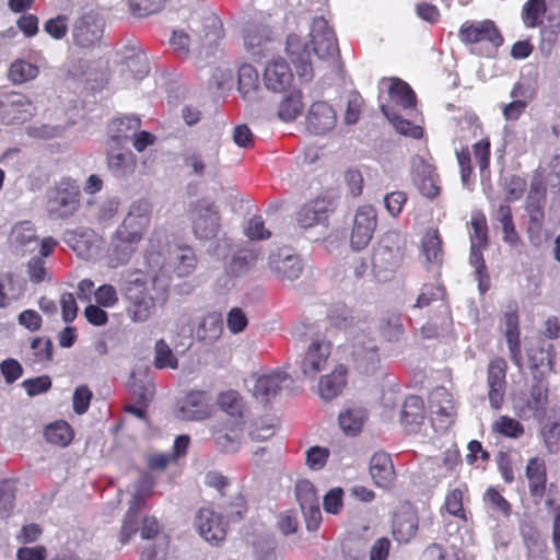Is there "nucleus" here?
I'll return each mask as SVG.
<instances>
[{
  "label": "nucleus",
  "mask_w": 560,
  "mask_h": 560,
  "mask_svg": "<svg viewBox=\"0 0 560 560\" xmlns=\"http://www.w3.org/2000/svg\"><path fill=\"white\" fill-rule=\"evenodd\" d=\"M285 50L298 75L306 80L313 77V56L328 67L334 69L339 67L340 50L337 36L323 16L312 21L308 43L296 34H289Z\"/></svg>",
  "instance_id": "obj_1"
},
{
  "label": "nucleus",
  "mask_w": 560,
  "mask_h": 560,
  "mask_svg": "<svg viewBox=\"0 0 560 560\" xmlns=\"http://www.w3.org/2000/svg\"><path fill=\"white\" fill-rule=\"evenodd\" d=\"M223 34V26L218 16H191L187 31L175 30L173 32L170 45L174 54L180 59H186L189 56L191 45H196L200 56L203 55L205 58H208L213 55L217 59V54L221 55L217 45Z\"/></svg>",
  "instance_id": "obj_2"
},
{
  "label": "nucleus",
  "mask_w": 560,
  "mask_h": 560,
  "mask_svg": "<svg viewBox=\"0 0 560 560\" xmlns=\"http://www.w3.org/2000/svg\"><path fill=\"white\" fill-rule=\"evenodd\" d=\"M80 188L75 180L60 179L47 192L48 213L54 219H67L73 215L80 207Z\"/></svg>",
  "instance_id": "obj_3"
},
{
  "label": "nucleus",
  "mask_w": 560,
  "mask_h": 560,
  "mask_svg": "<svg viewBox=\"0 0 560 560\" xmlns=\"http://www.w3.org/2000/svg\"><path fill=\"white\" fill-rule=\"evenodd\" d=\"M122 293L128 302V317L135 323L148 320L155 308V300L148 292L147 280L141 277L128 280Z\"/></svg>",
  "instance_id": "obj_4"
},
{
  "label": "nucleus",
  "mask_w": 560,
  "mask_h": 560,
  "mask_svg": "<svg viewBox=\"0 0 560 560\" xmlns=\"http://www.w3.org/2000/svg\"><path fill=\"white\" fill-rule=\"evenodd\" d=\"M458 38L464 45L487 44L493 51L502 46L504 37L492 20L466 21L458 30Z\"/></svg>",
  "instance_id": "obj_5"
},
{
  "label": "nucleus",
  "mask_w": 560,
  "mask_h": 560,
  "mask_svg": "<svg viewBox=\"0 0 560 560\" xmlns=\"http://www.w3.org/2000/svg\"><path fill=\"white\" fill-rule=\"evenodd\" d=\"M545 205L546 189L539 185H532L527 195L525 211L529 218L527 229L528 240L534 247H540L542 244Z\"/></svg>",
  "instance_id": "obj_6"
},
{
  "label": "nucleus",
  "mask_w": 560,
  "mask_h": 560,
  "mask_svg": "<svg viewBox=\"0 0 560 560\" xmlns=\"http://www.w3.org/2000/svg\"><path fill=\"white\" fill-rule=\"evenodd\" d=\"M220 229V215L213 201L198 200L192 209V230L199 240L214 238Z\"/></svg>",
  "instance_id": "obj_7"
},
{
  "label": "nucleus",
  "mask_w": 560,
  "mask_h": 560,
  "mask_svg": "<svg viewBox=\"0 0 560 560\" xmlns=\"http://www.w3.org/2000/svg\"><path fill=\"white\" fill-rule=\"evenodd\" d=\"M527 366L534 381L547 380L555 374L557 364V351L552 343L545 346L542 342L526 348Z\"/></svg>",
  "instance_id": "obj_8"
},
{
  "label": "nucleus",
  "mask_w": 560,
  "mask_h": 560,
  "mask_svg": "<svg viewBox=\"0 0 560 560\" xmlns=\"http://www.w3.org/2000/svg\"><path fill=\"white\" fill-rule=\"evenodd\" d=\"M295 497L302 510L306 528L315 532L322 524L319 498L314 485L308 480H299L295 485Z\"/></svg>",
  "instance_id": "obj_9"
},
{
  "label": "nucleus",
  "mask_w": 560,
  "mask_h": 560,
  "mask_svg": "<svg viewBox=\"0 0 560 560\" xmlns=\"http://www.w3.org/2000/svg\"><path fill=\"white\" fill-rule=\"evenodd\" d=\"M151 223L150 203L143 200L132 203L121 224L117 228L125 235L140 243Z\"/></svg>",
  "instance_id": "obj_10"
},
{
  "label": "nucleus",
  "mask_w": 560,
  "mask_h": 560,
  "mask_svg": "<svg viewBox=\"0 0 560 560\" xmlns=\"http://www.w3.org/2000/svg\"><path fill=\"white\" fill-rule=\"evenodd\" d=\"M104 24L94 12H88L78 18L72 27L73 43L81 48L96 45L103 37Z\"/></svg>",
  "instance_id": "obj_11"
},
{
  "label": "nucleus",
  "mask_w": 560,
  "mask_h": 560,
  "mask_svg": "<svg viewBox=\"0 0 560 560\" xmlns=\"http://www.w3.org/2000/svg\"><path fill=\"white\" fill-rule=\"evenodd\" d=\"M350 357L354 368L363 373L375 371L380 363L377 346L373 339L364 334L353 337Z\"/></svg>",
  "instance_id": "obj_12"
},
{
  "label": "nucleus",
  "mask_w": 560,
  "mask_h": 560,
  "mask_svg": "<svg viewBox=\"0 0 560 560\" xmlns=\"http://www.w3.org/2000/svg\"><path fill=\"white\" fill-rule=\"evenodd\" d=\"M508 363L501 357L490 360L487 369L488 398L490 406L498 410L502 407L506 390Z\"/></svg>",
  "instance_id": "obj_13"
},
{
  "label": "nucleus",
  "mask_w": 560,
  "mask_h": 560,
  "mask_svg": "<svg viewBox=\"0 0 560 560\" xmlns=\"http://www.w3.org/2000/svg\"><path fill=\"white\" fill-rule=\"evenodd\" d=\"M376 224V210L372 206L359 207L354 215L353 228L350 235L351 246L357 250L366 247L372 240Z\"/></svg>",
  "instance_id": "obj_14"
},
{
  "label": "nucleus",
  "mask_w": 560,
  "mask_h": 560,
  "mask_svg": "<svg viewBox=\"0 0 560 560\" xmlns=\"http://www.w3.org/2000/svg\"><path fill=\"white\" fill-rule=\"evenodd\" d=\"M195 524L200 536L213 545L222 542L226 537L228 522L212 509L201 508L196 515Z\"/></svg>",
  "instance_id": "obj_15"
},
{
  "label": "nucleus",
  "mask_w": 560,
  "mask_h": 560,
  "mask_svg": "<svg viewBox=\"0 0 560 560\" xmlns=\"http://www.w3.org/2000/svg\"><path fill=\"white\" fill-rule=\"evenodd\" d=\"M212 413V406L209 402L206 392H189L182 406L175 411L177 419L183 421H201L208 419Z\"/></svg>",
  "instance_id": "obj_16"
},
{
  "label": "nucleus",
  "mask_w": 560,
  "mask_h": 560,
  "mask_svg": "<svg viewBox=\"0 0 560 560\" xmlns=\"http://www.w3.org/2000/svg\"><path fill=\"white\" fill-rule=\"evenodd\" d=\"M269 268L281 282H292L303 272V264L299 256L279 250L269 256Z\"/></svg>",
  "instance_id": "obj_17"
},
{
  "label": "nucleus",
  "mask_w": 560,
  "mask_h": 560,
  "mask_svg": "<svg viewBox=\"0 0 560 560\" xmlns=\"http://www.w3.org/2000/svg\"><path fill=\"white\" fill-rule=\"evenodd\" d=\"M528 492L535 504H539L547 491V465L541 457H532L525 467Z\"/></svg>",
  "instance_id": "obj_18"
},
{
  "label": "nucleus",
  "mask_w": 560,
  "mask_h": 560,
  "mask_svg": "<svg viewBox=\"0 0 560 560\" xmlns=\"http://www.w3.org/2000/svg\"><path fill=\"white\" fill-rule=\"evenodd\" d=\"M337 122L336 112L327 102L318 101L311 105L306 117V127L314 135H325Z\"/></svg>",
  "instance_id": "obj_19"
},
{
  "label": "nucleus",
  "mask_w": 560,
  "mask_h": 560,
  "mask_svg": "<svg viewBox=\"0 0 560 560\" xmlns=\"http://www.w3.org/2000/svg\"><path fill=\"white\" fill-rule=\"evenodd\" d=\"M504 337L510 352V359L520 370L523 368L521 338H520V319L517 306L514 304L504 313Z\"/></svg>",
  "instance_id": "obj_20"
},
{
  "label": "nucleus",
  "mask_w": 560,
  "mask_h": 560,
  "mask_svg": "<svg viewBox=\"0 0 560 560\" xmlns=\"http://www.w3.org/2000/svg\"><path fill=\"white\" fill-rule=\"evenodd\" d=\"M369 471L375 486L389 489L394 486L396 472L390 455L380 451L372 455Z\"/></svg>",
  "instance_id": "obj_21"
},
{
  "label": "nucleus",
  "mask_w": 560,
  "mask_h": 560,
  "mask_svg": "<svg viewBox=\"0 0 560 560\" xmlns=\"http://www.w3.org/2000/svg\"><path fill=\"white\" fill-rule=\"evenodd\" d=\"M262 79L268 90L280 93L291 86L293 73L284 59H276L266 66Z\"/></svg>",
  "instance_id": "obj_22"
},
{
  "label": "nucleus",
  "mask_w": 560,
  "mask_h": 560,
  "mask_svg": "<svg viewBox=\"0 0 560 560\" xmlns=\"http://www.w3.org/2000/svg\"><path fill=\"white\" fill-rule=\"evenodd\" d=\"M413 182L419 192L428 199H434L441 192L436 168L423 159H419L415 166Z\"/></svg>",
  "instance_id": "obj_23"
},
{
  "label": "nucleus",
  "mask_w": 560,
  "mask_h": 560,
  "mask_svg": "<svg viewBox=\"0 0 560 560\" xmlns=\"http://www.w3.org/2000/svg\"><path fill=\"white\" fill-rule=\"evenodd\" d=\"M244 424L224 421L212 428V438L219 451L224 453L236 452L241 444Z\"/></svg>",
  "instance_id": "obj_24"
},
{
  "label": "nucleus",
  "mask_w": 560,
  "mask_h": 560,
  "mask_svg": "<svg viewBox=\"0 0 560 560\" xmlns=\"http://www.w3.org/2000/svg\"><path fill=\"white\" fill-rule=\"evenodd\" d=\"M121 145L106 144L107 167L115 177H126L135 173L137 167L136 155Z\"/></svg>",
  "instance_id": "obj_25"
},
{
  "label": "nucleus",
  "mask_w": 560,
  "mask_h": 560,
  "mask_svg": "<svg viewBox=\"0 0 560 560\" xmlns=\"http://www.w3.org/2000/svg\"><path fill=\"white\" fill-rule=\"evenodd\" d=\"M139 243L115 231L107 248L108 265L118 268L129 262Z\"/></svg>",
  "instance_id": "obj_26"
},
{
  "label": "nucleus",
  "mask_w": 560,
  "mask_h": 560,
  "mask_svg": "<svg viewBox=\"0 0 560 560\" xmlns=\"http://www.w3.org/2000/svg\"><path fill=\"white\" fill-rule=\"evenodd\" d=\"M330 343H323L313 341L301 362V370L304 376L315 377L326 366L327 360L330 355Z\"/></svg>",
  "instance_id": "obj_27"
},
{
  "label": "nucleus",
  "mask_w": 560,
  "mask_h": 560,
  "mask_svg": "<svg viewBox=\"0 0 560 560\" xmlns=\"http://www.w3.org/2000/svg\"><path fill=\"white\" fill-rule=\"evenodd\" d=\"M140 127L141 120L138 117L126 116L113 119L107 127L108 141L106 144L125 147Z\"/></svg>",
  "instance_id": "obj_28"
},
{
  "label": "nucleus",
  "mask_w": 560,
  "mask_h": 560,
  "mask_svg": "<svg viewBox=\"0 0 560 560\" xmlns=\"http://www.w3.org/2000/svg\"><path fill=\"white\" fill-rule=\"evenodd\" d=\"M330 207L331 202L328 199L318 197L301 207L296 221L304 229L312 228L328 219Z\"/></svg>",
  "instance_id": "obj_29"
},
{
  "label": "nucleus",
  "mask_w": 560,
  "mask_h": 560,
  "mask_svg": "<svg viewBox=\"0 0 560 560\" xmlns=\"http://www.w3.org/2000/svg\"><path fill=\"white\" fill-rule=\"evenodd\" d=\"M289 380V374L281 371L261 375L256 380L253 394L262 402H268L282 389L283 384L288 383Z\"/></svg>",
  "instance_id": "obj_30"
},
{
  "label": "nucleus",
  "mask_w": 560,
  "mask_h": 560,
  "mask_svg": "<svg viewBox=\"0 0 560 560\" xmlns=\"http://www.w3.org/2000/svg\"><path fill=\"white\" fill-rule=\"evenodd\" d=\"M419 521L415 512L406 511L396 513L393 520V536L399 544H406L418 532Z\"/></svg>",
  "instance_id": "obj_31"
},
{
  "label": "nucleus",
  "mask_w": 560,
  "mask_h": 560,
  "mask_svg": "<svg viewBox=\"0 0 560 560\" xmlns=\"http://www.w3.org/2000/svg\"><path fill=\"white\" fill-rule=\"evenodd\" d=\"M346 376L347 370L342 365L337 366L330 374L323 376L319 380V396L326 401L336 398L347 384Z\"/></svg>",
  "instance_id": "obj_32"
},
{
  "label": "nucleus",
  "mask_w": 560,
  "mask_h": 560,
  "mask_svg": "<svg viewBox=\"0 0 560 560\" xmlns=\"http://www.w3.org/2000/svg\"><path fill=\"white\" fill-rule=\"evenodd\" d=\"M547 380L534 381L525 399V409L532 412L533 417H541L548 404Z\"/></svg>",
  "instance_id": "obj_33"
},
{
  "label": "nucleus",
  "mask_w": 560,
  "mask_h": 560,
  "mask_svg": "<svg viewBox=\"0 0 560 560\" xmlns=\"http://www.w3.org/2000/svg\"><path fill=\"white\" fill-rule=\"evenodd\" d=\"M219 408L229 417L225 421L244 424V402L236 390L221 393L218 397Z\"/></svg>",
  "instance_id": "obj_34"
},
{
  "label": "nucleus",
  "mask_w": 560,
  "mask_h": 560,
  "mask_svg": "<svg viewBox=\"0 0 560 560\" xmlns=\"http://www.w3.org/2000/svg\"><path fill=\"white\" fill-rule=\"evenodd\" d=\"M425 408L423 399L420 396H408L400 411V422L405 428L419 427L423 423Z\"/></svg>",
  "instance_id": "obj_35"
},
{
  "label": "nucleus",
  "mask_w": 560,
  "mask_h": 560,
  "mask_svg": "<svg viewBox=\"0 0 560 560\" xmlns=\"http://www.w3.org/2000/svg\"><path fill=\"white\" fill-rule=\"evenodd\" d=\"M303 94L300 90L289 91L278 105V117L284 122L294 121L303 112Z\"/></svg>",
  "instance_id": "obj_36"
},
{
  "label": "nucleus",
  "mask_w": 560,
  "mask_h": 560,
  "mask_svg": "<svg viewBox=\"0 0 560 560\" xmlns=\"http://www.w3.org/2000/svg\"><path fill=\"white\" fill-rule=\"evenodd\" d=\"M467 494H468V487L465 483H463L458 488L448 489L445 494L444 504H443V508L446 510V512L450 515H452L465 523H467L469 521L468 513L466 512V510L464 508V500Z\"/></svg>",
  "instance_id": "obj_37"
},
{
  "label": "nucleus",
  "mask_w": 560,
  "mask_h": 560,
  "mask_svg": "<svg viewBox=\"0 0 560 560\" xmlns=\"http://www.w3.org/2000/svg\"><path fill=\"white\" fill-rule=\"evenodd\" d=\"M390 100L404 109H411L416 106L417 97L410 85L399 78H390L388 86Z\"/></svg>",
  "instance_id": "obj_38"
},
{
  "label": "nucleus",
  "mask_w": 560,
  "mask_h": 560,
  "mask_svg": "<svg viewBox=\"0 0 560 560\" xmlns=\"http://www.w3.org/2000/svg\"><path fill=\"white\" fill-rule=\"evenodd\" d=\"M366 410L363 408H349L339 415V425L347 435H357L362 431L366 420Z\"/></svg>",
  "instance_id": "obj_39"
},
{
  "label": "nucleus",
  "mask_w": 560,
  "mask_h": 560,
  "mask_svg": "<svg viewBox=\"0 0 560 560\" xmlns=\"http://www.w3.org/2000/svg\"><path fill=\"white\" fill-rule=\"evenodd\" d=\"M223 331V323L218 314H208L197 327V338L208 345L217 341Z\"/></svg>",
  "instance_id": "obj_40"
},
{
  "label": "nucleus",
  "mask_w": 560,
  "mask_h": 560,
  "mask_svg": "<svg viewBox=\"0 0 560 560\" xmlns=\"http://www.w3.org/2000/svg\"><path fill=\"white\" fill-rule=\"evenodd\" d=\"M271 40V30L267 25L250 24L244 31V44L253 54H260V49Z\"/></svg>",
  "instance_id": "obj_41"
},
{
  "label": "nucleus",
  "mask_w": 560,
  "mask_h": 560,
  "mask_svg": "<svg viewBox=\"0 0 560 560\" xmlns=\"http://www.w3.org/2000/svg\"><path fill=\"white\" fill-rule=\"evenodd\" d=\"M380 109L382 114L393 124V126L399 133L411 137L413 139H420L422 137L423 130L421 127L416 126L409 120L401 118L389 106L382 104L380 106Z\"/></svg>",
  "instance_id": "obj_42"
},
{
  "label": "nucleus",
  "mask_w": 560,
  "mask_h": 560,
  "mask_svg": "<svg viewBox=\"0 0 560 560\" xmlns=\"http://www.w3.org/2000/svg\"><path fill=\"white\" fill-rule=\"evenodd\" d=\"M39 73L37 66L27 62L24 59L13 61L8 70V79L13 84H23L34 80Z\"/></svg>",
  "instance_id": "obj_43"
},
{
  "label": "nucleus",
  "mask_w": 560,
  "mask_h": 560,
  "mask_svg": "<svg viewBox=\"0 0 560 560\" xmlns=\"http://www.w3.org/2000/svg\"><path fill=\"white\" fill-rule=\"evenodd\" d=\"M44 435L47 442L51 444L67 446L73 439V431L68 422L60 420L48 424L45 428Z\"/></svg>",
  "instance_id": "obj_44"
},
{
  "label": "nucleus",
  "mask_w": 560,
  "mask_h": 560,
  "mask_svg": "<svg viewBox=\"0 0 560 560\" xmlns=\"http://www.w3.org/2000/svg\"><path fill=\"white\" fill-rule=\"evenodd\" d=\"M422 250L428 261L441 262L443 257V242L438 229L427 231L422 240Z\"/></svg>",
  "instance_id": "obj_45"
},
{
  "label": "nucleus",
  "mask_w": 560,
  "mask_h": 560,
  "mask_svg": "<svg viewBox=\"0 0 560 560\" xmlns=\"http://www.w3.org/2000/svg\"><path fill=\"white\" fill-rule=\"evenodd\" d=\"M547 7L545 0H527L522 9L524 24L534 28L542 24Z\"/></svg>",
  "instance_id": "obj_46"
},
{
  "label": "nucleus",
  "mask_w": 560,
  "mask_h": 560,
  "mask_svg": "<svg viewBox=\"0 0 560 560\" xmlns=\"http://www.w3.org/2000/svg\"><path fill=\"white\" fill-rule=\"evenodd\" d=\"M259 88V77L257 70L248 65L244 63L238 69V91L243 97L249 96L256 92Z\"/></svg>",
  "instance_id": "obj_47"
},
{
  "label": "nucleus",
  "mask_w": 560,
  "mask_h": 560,
  "mask_svg": "<svg viewBox=\"0 0 560 560\" xmlns=\"http://www.w3.org/2000/svg\"><path fill=\"white\" fill-rule=\"evenodd\" d=\"M431 406L433 412L441 417L453 418L456 413L453 396L444 388L433 393Z\"/></svg>",
  "instance_id": "obj_48"
},
{
  "label": "nucleus",
  "mask_w": 560,
  "mask_h": 560,
  "mask_svg": "<svg viewBox=\"0 0 560 560\" xmlns=\"http://www.w3.org/2000/svg\"><path fill=\"white\" fill-rule=\"evenodd\" d=\"M380 330L387 341H397L404 334L400 314L387 313L380 322Z\"/></svg>",
  "instance_id": "obj_49"
},
{
  "label": "nucleus",
  "mask_w": 560,
  "mask_h": 560,
  "mask_svg": "<svg viewBox=\"0 0 560 560\" xmlns=\"http://www.w3.org/2000/svg\"><path fill=\"white\" fill-rule=\"evenodd\" d=\"M492 431L510 439H518L525 432L524 425L509 416H500L492 424Z\"/></svg>",
  "instance_id": "obj_50"
},
{
  "label": "nucleus",
  "mask_w": 560,
  "mask_h": 560,
  "mask_svg": "<svg viewBox=\"0 0 560 560\" xmlns=\"http://www.w3.org/2000/svg\"><path fill=\"white\" fill-rule=\"evenodd\" d=\"M174 259V272L178 278L186 277L195 270L197 258L191 247H180Z\"/></svg>",
  "instance_id": "obj_51"
},
{
  "label": "nucleus",
  "mask_w": 560,
  "mask_h": 560,
  "mask_svg": "<svg viewBox=\"0 0 560 560\" xmlns=\"http://www.w3.org/2000/svg\"><path fill=\"white\" fill-rule=\"evenodd\" d=\"M472 154L479 167L481 176L490 173L491 142L489 137H485L472 144Z\"/></svg>",
  "instance_id": "obj_52"
},
{
  "label": "nucleus",
  "mask_w": 560,
  "mask_h": 560,
  "mask_svg": "<svg viewBox=\"0 0 560 560\" xmlns=\"http://www.w3.org/2000/svg\"><path fill=\"white\" fill-rule=\"evenodd\" d=\"M470 245H478L487 247L489 243L488 238V225L486 215L482 212H475L470 218Z\"/></svg>",
  "instance_id": "obj_53"
},
{
  "label": "nucleus",
  "mask_w": 560,
  "mask_h": 560,
  "mask_svg": "<svg viewBox=\"0 0 560 560\" xmlns=\"http://www.w3.org/2000/svg\"><path fill=\"white\" fill-rule=\"evenodd\" d=\"M154 366L160 370L178 368L177 358L163 339L158 340L154 346Z\"/></svg>",
  "instance_id": "obj_54"
},
{
  "label": "nucleus",
  "mask_w": 560,
  "mask_h": 560,
  "mask_svg": "<svg viewBox=\"0 0 560 560\" xmlns=\"http://www.w3.org/2000/svg\"><path fill=\"white\" fill-rule=\"evenodd\" d=\"M11 242L15 246L24 247L37 240L35 226L30 221L16 223L10 234Z\"/></svg>",
  "instance_id": "obj_55"
},
{
  "label": "nucleus",
  "mask_w": 560,
  "mask_h": 560,
  "mask_svg": "<svg viewBox=\"0 0 560 560\" xmlns=\"http://www.w3.org/2000/svg\"><path fill=\"white\" fill-rule=\"evenodd\" d=\"M257 259V254L252 249H240L229 264L228 270L233 276H238L246 272Z\"/></svg>",
  "instance_id": "obj_56"
},
{
  "label": "nucleus",
  "mask_w": 560,
  "mask_h": 560,
  "mask_svg": "<svg viewBox=\"0 0 560 560\" xmlns=\"http://www.w3.org/2000/svg\"><path fill=\"white\" fill-rule=\"evenodd\" d=\"M540 436L548 452L557 453L560 440V419L544 423L540 429Z\"/></svg>",
  "instance_id": "obj_57"
},
{
  "label": "nucleus",
  "mask_w": 560,
  "mask_h": 560,
  "mask_svg": "<svg viewBox=\"0 0 560 560\" xmlns=\"http://www.w3.org/2000/svg\"><path fill=\"white\" fill-rule=\"evenodd\" d=\"M32 362L44 363L52 359V342L49 338L35 337L31 341Z\"/></svg>",
  "instance_id": "obj_58"
},
{
  "label": "nucleus",
  "mask_w": 560,
  "mask_h": 560,
  "mask_svg": "<svg viewBox=\"0 0 560 560\" xmlns=\"http://www.w3.org/2000/svg\"><path fill=\"white\" fill-rule=\"evenodd\" d=\"M483 500L489 503L493 511L500 513L503 517L508 518L511 516V503L494 487H489L486 490Z\"/></svg>",
  "instance_id": "obj_59"
},
{
  "label": "nucleus",
  "mask_w": 560,
  "mask_h": 560,
  "mask_svg": "<svg viewBox=\"0 0 560 560\" xmlns=\"http://www.w3.org/2000/svg\"><path fill=\"white\" fill-rule=\"evenodd\" d=\"M455 155L459 166L460 180L464 186L468 187L474 175L470 150L467 145L462 147L455 152Z\"/></svg>",
  "instance_id": "obj_60"
},
{
  "label": "nucleus",
  "mask_w": 560,
  "mask_h": 560,
  "mask_svg": "<svg viewBox=\"0 0 560 560\" xmlns=\"http://www.w3.org/2000/svg\"><path fill=\"white\" fill-rule=\"evenodd\" d=\"M15 501V488L9 480L0 481V517H8L13 510Z\"/></svg>",
  "instance_id": "obj_61"
},
{
  "label": "nucleus",
  "mask_w": 560,
  "mask_h": 560,
  "mask_svg": "<svg viewBox=\"0 0 560 560\" xmlns=\"http://www.w3.org/2000/svg\"><path fill=\"white\" fill-rule=\"evenodd\" d=\"M164 3L165 0H129L131 12L139 18L160 12L164 8Z\"/></svg>",
  "instance_id": "obj_62"
},
{
  "label": "nucleus",
  "mask_w": 560,
  "mask_h": 560,
  "mask_svg": "<svg viewBox=\"0 0 560 560\" xmlns=\"http://www.w3.org/2000/svg\"><path fill=\"white\" fill-rule=\"evenodd\" d=\"M26 271L30 281L34 284H39L45 280H49L46 262L42 257H32L26 265Z\"/></svg>",
  "instance_id": "obj_63"
},
{
  "label": "nucleus",
  "mask_w": 560,
  "mask_h": 560,
  "mask_svg": "<svg viewBox=\"0 0 560 560\" xmlns=\"http://www.w3.org/2000/svg\"><path fill=\"white\" fill-rule=\"evenodd\" d=\"M546 506L553 516L552 521V542L560 560V504L555 499L548 498Z\"/></svg>",
  "instance_id": "obj_64"
}]
</instances>
